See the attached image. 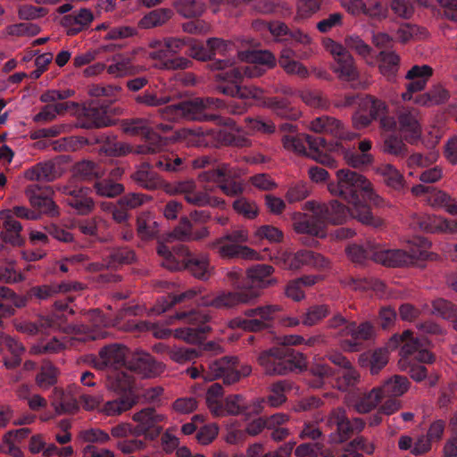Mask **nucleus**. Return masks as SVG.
I'll list each match as a JSON object with an SVG mask.
<instances>
[{
  "mask_svg": "<svg viewBox=\"0 0 457 457\" xmlns=\"http://www.w3.org/2000/svg\"><path fill=\"white\" fill-rule=\"evenodd\" d=\"M419 111L416 108L403 107L398 112L399 129L404 139L414 144L421 135V127L418 120Z\"/></svg>",
  "mask_w": 457,
  "mask_h": 457,
  "instance_id": "obj_28",
  "label": "nucleus"
},
{
  "mask_svg": "<svg viewBox=\"0 0 457 457\" xmlns=\"http://www.w3.org/2000/svg\"><path fill=\"white\" fill-rule=\"evenodd\" d=\"M64 195V202L73 208L79 214H87L94 208V202L90 196L91 189L88 187L64 185L58 187Z\"/></svg>",
  "mask_w": 457,
  "mask_h": 457,
  "instance_id": "obj_22",
  "label": "nucleus"
},
{
  "mask_svg": "<svg viewBox=\"0 0 457 457\" xmlns=\"http://www.w3.org/2000/svg\"><path fill=\"white\" fill-rule=\"evenodd\" d=\"M429 341L427 337L420 336L413 337L412 334L406 330L401 336L395 335L390 342V347H401V355L405 358H411L420 363L410 361L408 370L410 377L416 382H421L428 378V369L420 363H433L435 356L428 350Z\"/></svg>",
  "mask_w": 457,
  "mask_h": 457,
  "instance_id": "obj_8",
  "label": "nucleus"
},
{
  "mask_svg": "<svg viewBox=\"0 0 457 457\" xmlns=\"http://www.w3.org/2000/svg\"><path fill=\"white\" fill-rule=\"evenodd\" d=\"M258 299V294L253 291H227L221 290L212 297L202 299V304L215 309L232 310L244 304L253 303Z\"/></svg>",
  "mask_w": 457,
  "mask_h": 457,
  "instance_id": "obj_17",
  "label": "nucleus"
},
{
  "mask_svg": "<svg viewBox=\"0 0 457 457\" xmlns=\"http://www.w3.org/2000/svg\"><path fill=\"white\" fill-rule=\"evenodd\" d=\"M45 105L41 111L37 113L34 117V121L36 122H46L53 120L57 114H62L66 112L71 108H77L78 104L75 102H64V103H56L51 104Z\"/></svg>",
  "mask_w": 457,
  "mask_h": 457,
  "instance_id": "obj_51",
  "label": "nucleus"
},
{
  "mask_svg": "<svg viewBox=\"0 0 457 457\" xmlns=\"http://www.w3.org/2000/svg\"><path fill=\"white\" fill-rule=\"evenodd\" d=\"M311 129L316 133L330 134L335 137H342L344 135L342 123L329 116H320L314 119L311 122Z\"/></svg>",
  "mask_w": 457,
  "mask_h": 457,
  "instance_id": "obj_47",
  "label": "nucleus"
},
{
  "mask_svg": "<svg viewBox=\"0 0 457 457\" xmlns=\"http://www.w3.org/2000/svg\"><path fill=\"white\" fill-rule=\"evenodd\" d=\"M151 166L168 172L181 171L188 167L194 170L206 169L198 174L202 182H213L226 195L236 197L245 191L243 170L227 162H217L216 158L202 155L195 159H184L174 154H162L151 162Z\"/></svg>",
  "mask_w": 457,
  "mask_h": 457,
  "instance_id": "obj_2",
  "label": "nucleus"
},
{
  "mask_svg": "<svg viewBox=\"0 0 457 457\" xmlns=\"http://www.w3.org/2000/svg\"><path fill=\"white\" fill-rule=\"evenodd\" d=\"M204 378L205 380H215L222 378L226 385L234 384L240 379V374L237 372V357L223 356L215 360H211L201 364Z\"/></svg>",
  "mask_w": 457,
  "mask_h": 457,
  "instance_id": "obj_15",
  "label": "nucleus"
},
{
  "mask_svg": "<svg viewBox=\"0 0 457 457\" xmlns=\"http://www.w3.org/2000/svg\"><path fill=\"white\" fill-rule=\"evenodd\" d=\"M145 308L139 304L124 305L117 313V319L120 320H126L122 328L128 331H149L154 328V324L146 320H127L129 317H135L142 315Z\"/></svg>",
  "mask_w": 457,
  "mask_h": 457,
  "instance_id": "obj_37",
  "label": "nucleus"
},
{
  "mask_svg": "<svg viewBox=\"0 0 457 457\" xmlns=\"http://www.w3.org/2000/svg\"><path fill=\"white\" fill-rule=\"evenodd\" d=\"M330 313L329 306L327 304H316L310 306L302 315V323L304 326L312 327L318 324Z\"/></svg>",
  "mask_w": 457,
  "mask_h": 457,
  "instance_id": "obj_61",
  "label": "nucleus"
},
{
  "mask_svg": "<svg viewBox=\"0 0 457 457\" xmlns=\"http://www.w3.org/2000/svg\"><path fill=\"white\" fill-rule=\"evenodd\" d=\"M94 20L90 10L82 8L79 12L66 14L61 21L62 26L66 29L69 36H75L87 29Z\"/></svg>",
  "mask_w": 457,
  "mask_h": 457,
  "instance_id": "obj_38",
  "label": "nucleus"
},
{
  "mask_svg": "<svg viewBox=\"0 0 457 457\" xmlns=\"http://www.w3.org/2000/svg\"><path fill=\"white\" fill-rule=\"evenodd\" d=\"M165 38L157 39L153 38L148 42V46L151 49L148 56L152 60H155V67L161 70L175 71L184 70L188 68L192 62L185 57H166L165 52Z\"/></svg>",
  "mask_w": 457,
  "mask_h": 457,
  "instance_id": "obj_21",
  "label": "nucleus"
},
{
  "mask_svg": "<svg viewBox=\"0 0 457 457\" xmlns=\"http://www.w3.org/2000/svg\"><path fill=\"white\" fill-rule=\"evenodd\" d=\"M265 106L271 109L278 116L287 119H295L296 111H294L286 98L278 96L268 97L264 101Z\"/></svg>",
  "mask_w": 457,
  "mask_h": 457,
  "instance_id": "obj_59",
  "label": "nucleus"
},
{
  "mask_svg": "<svg viewBox=\"0 0 457 457\" xmlns=\"http://www.w3.org/2000/svg\"><path fill=\"white\" fill-rule=\"evenodd\" d=\"M107 386L122 397L134 398L137 402V386L130 371L125 367L122 370H111L107 376Z\"/></svg>",
  "mask_w": 457,
  "mask_h": 457,
  "instance_id": "obj_23",
  "label": "nucleus"
},
{
  "mask_svg": "<svg viewBox=\"0 0 457 457\" xmlns=\"http://www.w3.org/2000/svg\"><path fill=\"white\" fill-rule=\"evenodd\" d=\"M200 293V288H190L180 294L162 296L151 309V312L161 314L179 306L175 315L170 317V322L173 320H179L183 321L186 326L174 330L175 337L190 344L200 343L211 329L208 324L210 316L192 306L195 298Z\"/></svg>",
  "mask_w": 457,
  "mask_h": 457,
  "instance_id": "obj_4",
  "label": "nucleus"
},
{
  "mask_svg": "<svg viewBox=\"0 0 457 457\" xmlns=\"http://www.w3.org/2000/svg\"><path fill=\"white\" fill-rule=\"evenodd\" d=\"M338 107L357 105L353 114V122L358 129L368 127L373 120H379L381 128L392 130L396 128L395 120L388 115L386 104L370 95L346 94L337 101Z\"/></svg>",
  "mask_w": 457,
  "mask_h": 457,
  "instance_id": "obj_6",
  "label": "nucleus"
},
{
  "mask_svg": "<svg viewBox=\"0 0 457 457\" xmlns=\"http://www.w3.org/2000/svg\"><path fill=\"white\" fill-rule=\"evenodd\" d=\"M79 288H81L80 284L71 286L69 283H62L59 286H36L27 291V297L30 298L32 301L39 303L52 298L58 292H68L72 289L78 290Z\"/></svg>",
  "mask_w": 457,
  "mask_h": 457,
  "instance_id": "obj_42",
  "label": "nucleus"
},
{
  "mask_svg": "<svg viewBox=\"0 0 457 457\" xmlns=\"http://www.w3.org/2000/svg\"><path fill=\"white\" fill-rule=\"evenodd\" d=\"M352 211L353 206L349 208L337 200L322 204L319 210L320 217H321V229L324 231L327 223L342 224L346 221L350 216L357 220V218L353 215Z\"/></svg>",
  "mask_w": 457,
  "mask_h": 457,
  "instance_id": "obj_32",
  "label": "nucleus"
},
{
  "mask_svg": "<svg viewBox=\"0 0 457 457\" xmlns=\"http://www.w3.org/2000/svg\"><path fill=\"white\" fill-rule=\"evenodd\" d=\"M137 104L147 107H159L168 104L170 100V96H158L154 90L146 89L143 93L134 97Z\"/></svg>",
  "mask_w": 457,
  "mask_h": 457,
  "instance_id": "obj_62",
  "label": "nucleus"
},
{
  "mask_svg": "<svg viewBox=\"0 0 457 457\" xmlns=\"http://www.w3.org/2000/svg\"><path fill=\"white\" fill-rule=\"evenodd\" d=\"M410 386V381L406 377L401 375H394L388 378L385 382L377 388L381 393V397L384 400L385 396L400 397L402 396Z\"/></svg>",
  "mask_w": 457,
  "mask_h": 457,
  "instance_id": "obj_46",
  "label": "nucleus"
},
{
  "mask_svg": "<svg viewBox=\"0 0 457 457\" xmlns=\"http://www.w3.org/2000/svg\"><path fill=\"white\" fill-rule=\"evenodd\" d=\"M320 205L314 201H308L304 203L303 209L311 212V215L301 212H295L293 214V225L297 233L317 237H325V231L321 229V217H320L319 213Z\"/></svg>",
  "mask_w": 457,
  "mask_h": 457,
  "instance_id": "obj_18",
  "label": "nucleus"
},
{
  "mask_svg": "<svg viewBox=\"0 0 457 457\" xmlns=\"http://www.w3.org/2000/svg\"><path fill=\"white\" fill-rule=\"evenodd\" d=\"M324 48L334 60L333 71L344 80L353 82L359 77L354 59L348 50L354 51L362 57L371 53V47L357 35H348L345 37V45L332 38H325L322 42Z\"/></svg>",
  "mask_w": 457,
  "mask_h": 457,
  "instance_id": "obj_7",
  "label": "nucleus"
},
{
  "mask_svg": "<svg viewBox=\"0 0 457 457\" xmlns=\"http://www.w3.org/2000/svg\"><path fill=\"white\" fill-rule=\"evenodd\" d=\"M133 420L137 423L133 428V435L144 436L145 440H155L162 431L160 425L165 416L158 413L154 408L146 407L133 414Z\"/></svg>",
  "mask_w": 457,
  "mask_h": 457,
  "instance_id": "obj_16",
  "label": "nucleus"
},
{
  "mask_svg": "<svg viewBox=\"0 0 457 457\" xmlns=\"http://www.w3.org/2000/svg\"><path fill=\"white\" fill-rule=\"evenodd\" d=\"M374 327L369 321L359 325L355 321H351L346 327V336L350 339H345L341 342V346L345 351L359 352L363 347V342L370 340L374 336Z\"/></svg>",
  "mask_w": 457,
  "mask_h": 457,
  "instance_id": "obj_25",
  "label": "nucleus"
},
{
  "mask_svg": "<svg viewBox=\"0 0 457 457\" xmlns=\"http://www.w3.org/2000/svg\"><path fill=\"white\" fill-rule=\"evenodd\" d=\"M248 239L245 230L238 229L226 233L210 244V247L225 259H253L255 252L246 245H242Z\"/></svg>",
  "mask_w": 457,
  "mask_h": 457,
  "instance_id": "obj_13",
  "label": "nucleus"
},
{
  "mask_svg": "<svg viewBox=\"0 0 457 457\" xmlns=\"http://www.w3.org/2000/svg\"><path fill=\"white\" fill-rule=\"evenodd\" d=\"M223 394V387L220 383H213L207 389L206 404L211 412L215 416L224 415Z\"/></svg>",
  "mask_w": 457,
  "mask_h": 457,
  "instance_id": "obj_53",
  "label": "nucleus"
},
{
  "mask_svg": "<svg viewBox=\"0 0 457 457\" xmlns=\"http://www.w3.org/2000/svg\"><path fill=\"white\" fill-rule=\"evenodd\" d=\"M81 143L87 145H99V152L108 156H121L129 152V146L123 143L117 141L113 136L91 135L87 137H81Z\"/></svg>",
  "mask_w": 457,
  "mask_h": 457,
  "instance_id": "obj_34",
  "label": "nucleus"
},
{
  "mask_svg": "<svg viewBox=\"0 0 457 457\" xmlns=\"http://www.w3.org/2000/svg\"><path fill=\"white\" fill-rule=\"evenodd\" d=\"M282 258L286 268L289 270H298L304 265L321 269L328 265L326 258L310 250H299L295 253H285Z\"/></svg>",
  "mask_w": 457,
  "mask_h": 457,
  "instance_id": "obj_26",
  "label": "nucleus"
},
{
  "mask_svg": "<svg viewBox=\"0 0 457 457\" xmlns=\"http://www.w3.org/2000/svg\"><path fill=\"white\" fill-rule=\"evenodd\" d=\"M160 231V225L154 214L150 212H143L137 218V234L145 241L155 238Z\"/></svg>",
  "mask_w": 457,
  "mask_h": 457,
  "instance_id": "obj_43",
  "label": "nucleus"
},
{
  "mask_svg": "<svg viewBox=\"0 0 457 457\" xmlns=\"http://www.w3.org/2000/svg\"><path fill=\"white\" fill-rule=\"evenodd\" d=\"M188 204L196 206L224 207L225 201L221 198L212 196L206 191L197 190L196 187L188 195L186 200Z\"/></svg>",
  "mask_w": 457,
  "mask_h": 457,
  "instance_id": "obj_58",
  "label": "nucleus"
},
{
  "mask_svg": "<svg viewBox=\"0 0 457 457\" xmlns=\"http://www.w3.org/2000/svg\"><path fill=\"white\" fill-rule=\"evenodd\" d=\"M380 72L394 79L399 68L400 57L395 52L383 50L378 54Z\"/></svg>",
  "mask_w": 457,
  "mask_h": 457,
  "instance_id": "obj_57",
  "label": "nucleus"
},
{
  "mask_svg": "<svg viewBox=\"0 0 457 457\" xmlns=\"http://www.w3.org/2000/svg\"><path fill=\"white\" fill-rule=\"evenodd\" d=\"M112 107L107 99H92L79 110L76 126L92 129L112 125Z\"/></svg>",
  "mask_w": 457,
  "mask_h": 457,
  "instance_id": "obj_12",
  "label": "nucleus"
},
{
  "mask_svg": "<svg viewBox=\"0 0 457 457\" xmlns=\"http://www.w3.org/2000/svg\"><path fill=\"white\" fill-rule=\"evenodd\" d=\"M280 310V306L277 304L258 306V316L260 319L235 318L230 320V326L251 332L265 330L271 328V321Z\"/></svg>",
  "mask_w": 457,
  "mask_h": 457,
  "instance_id": "obj_20",
  "label": "nucleus"
},
{
  "mask_svg": "<svg viewBox=\"0 0 457 457\" xmlns=\"http://www.w3.org/2000/svg\"><path fill=\"white\" fill-rule=\"evenodd\" d=\"M456 221L446 220L435 215L418 216L413 220V226L428 233L449 232L456 233Z\"/></svg>",
  "mask_w": 457,
  "mask_h": 457,
  "instance_id": "obj_36",
  "label": "nucleus"
},
{
  "mask_svg": "<svg viewBox=\"0 0 457 457\" xmlns=\"http://www.w3.org/2000/svg\"><path fill=\"white\" fill-rule=\"evenodd\" d=\"M232 59L218 60L211 64L213 71H220L215 76L217 85L215 89L225 96L241 100H260L263 91L255 86L243 85L244 76L256 78L262 76L268 68L251 63L244 68L234 66Z\"/></svg>",
  "mask_w": 457,
  "mask_h": 457,
  "instance_id": "obj_5",
  "label": "nucleus"
},
{
  "mask_svg": "<svg viewBox=\"0 0 457 457\" xmlns=\"http://www.w3.org/2000/svg\"><path fill=\"white\" fill-rule=\"evenodd\" d=\"M57 177L56 166L52 161L38 162L25 171V178L32 181L50 182Z\"/></svg>",
  "mask_w": 457,
  "mask_h": 457,
  "instance_id": "obj_45",
  "label": "nucleus"
},
{
  "mask_svg": "<svg viewBox=\"0 0 457 457\" xmlns=\"http://www.w3.org/2000/svg\"><path fill=\"white\" fill-rule=\"evenodd\" d=\"M271 35L278 40L283 42H295L306 46L311 44V37L300 29H291L288 26L278 21H271L268 25Z\"/></svg>",
  "mask_w": 457,
  "mask_h": 457,
  "instance_id": "obj_35",
  "label": "nucleus"
},
{
  "mask_svg": "<svg viewBox=\"0 0 457 457\" xmlns=\"http://www.w3.org/2000/svg\"><path fill=\"white\" fill-rule=\"evenodd\" d=\"M58 376V369L50 361H45L36 376V384L40 389L46 390L57 383Z\"/></svg>",
  "mask_w": 457,
  "mask_h": 457,
  "instance_id": "obj_54",
  "label": "nucleus"
},
{
  "mask_svg": "<svg viewBox=\"0 0 457 457\" xmlns=\"http://www.w3.org/2000/svg\"><path fill=\"white\" fill-rule=\"evenodd\" d=\"M224 107L225 103L220 98L197 97L167 105L160 112L162 117L168 120H178L184 118L196 121H211L225 127L217 129L200 127L186 130L184 132L185 138L193 146L218 147L224 145L244 147L248 145V138L228 130V128L233 129L236 126L235 121L216 112L217 110Z\"/></svg>",
  "mask_w": 457,
  "mask_h": 457,
  "instance_id": "obj_1",
  "label": "nucleus"
},
{
  "mask_svg": "<svg viewBox=\"0 0 457 457\" xmlns=\"http://www.w3.org/2000/svg\"><path fill=\"white\" fill-rule=\"evenodd\" d=\"M173 15L170 8H158L143 16L138 25L142 29H152L165 24Z\"/></svg>",
  "mask_w": 457,
  "mask_h": 457,
  "instance_id": "obj_52",
  "label": "nucleus"
},
{
  "mask_svg": "<svg viewBox=\"0 0 457 457\" xmlns=\"http://www.w3.org/2000/svg\"><path fill=\"white\" fill-rule=\"evenodd\" d=\"M375 262L388 267H401L412 263L413 259L405 251L386 249L377 243Z\"/></svg>",
  "mask_w": 457,
  "mask_h": 457,
  "instance_id": "obj_39",
  "label": "nucleus"
},
{
  "mask_svg": "<svg viewBox=\"0 0 457 457\" xmlns=\"http://www.w3.org/2000/svg\"><path fill=\"white\" fill-rule=\"evenodd\" d=\"M208 235L209 231L206 227L195 228L187 217H182L179 225L172 231V237L181 241L198 240L206 237Z\"/></svg>",
  "mask_w": 457,
  "mask_h": 457,
  "instance_id": "obj_44",
  "label": "nucleus"
},
{
  "mask_svg": "<svg viewBox=\"0 0 457 457\" xmlns=\"http://www.w3.org/2000/svg\"><path fill=\"white\" fill-rule=\"evenodd\" d=\"M377 171L383 178L385 184L388 187L397 191L403 187V177L392 164H381Z\"/></svg>",
  "mask_w": 457,
  "mask_h": 457,
  "instance_id": "obj_55",
  "label": "nucleus"
},
{
  "mask_svg": "<svg viewBox=\"0 0 457 457\" xmlns=\"http://www.w3.org/2000/svg\"><path fill=\"white\" fill-rule=\"evenodd\" d=\"M52 405L57 414L75 413L79 409L77 400L70 395H66L62 389L54 387Z\"/></svg>",
  "mask_w": 457,
  "mask_h": 457,
  "instance_id": "obj_48",
  "label": "nucleus"
},
{
  "mask_svg": "<svg viewBox=\"0 0 457 457\" xmlns=\"http://www.w3.org/2000/svg\"><path fill=\"white\" fill-rule=\"evenodd\" d=\"M51 193L50 187H46L43 191L38 186H29L26 189V195L34 208L47 216L56 217L59 215V209L49 196Z\"/></svg>",
  "mask_w": 457,
  "mask_h": 457,
  "instance_id": "obj_30",
  "label": "nucleus"
},
{
  "mask_svg": "<svg viewBox=\"0 0 457 457\" xmlns=\"http://www.w3.org/2000/svg\"><path fill=\"white\" fill-rule=\"evenodd\" d=\"M94 188L97 195L105 197H115L124 191V186L112 179H102L94 183Z\"/></svg>",
  "mask_w": 457,
  "mask_h": 457,
  "instance_id": "obj_60",
  "label": "nucleus"
},
{
  "mask_svg": "<svg viewBox=\"0 0 457 457\" xmlns=\"http://www.w3.org/2000/svg\"><path fill=\"white\" fill-rule=\"evenodd\" d=\"M326 423L335 431L330 434V440L335 444L344 443L354 434L361 432L365 427V421L361 418L350 419L345 409L337 407L328 414Z\"/></svg>",
  "mask_w": 457,
  "mask_h": 457,
  "instance_id": "obj_14",
  "label": "nucleus"
},
{
  "mask_svg": "<svg viewBox=\"0 0 457 457\" xmlns=\"http://www.w3.org/2000/svg\"><path fill=\"white\" fill-rule=\"evenodd\" d=\"M293 383L289 380H279L272 384L270 394L262 400L264 401L263 407L267 404L271 407H278L287 400L286 392L292 389Z\"/></svg>",
  "mask_w": 457,
  "mask_h": 457,
  "instance_id": "obj_50",
  "label": "nucleus"
},
{
  "mask_svg": "<svg viewBox=\"0 0 457 457\" xmlns=\"http://www.w3.org/2000/svg\"><path fill=\"white\" fill-rule=\"evenodd\" d=\"M284 147L299 154L307 155L316 162L332 167L336 161L329 153L334 146L321 136L288 134L282 138Z\"/></svg>",
  "mask_w": 457,
  "mask_h": 457,
  "instance_id": "obj_11",
  "label": "nucleus"
},
{
  "mask_svg": "<svg viewBox=\"0 0 457 457\" xmlns=\"http://www.w3.org/2000/svg\"><path fill=\"white\" fill-rule=\"evenodd\" d=\"M122 130L130 136H140L145 139L147 153H155L166 144V138L154 132L147 120L131 119L122 123Z\"/></svg>",
  "mask_w": 457,
  "mask_h": 457,
  "instance_id": "obj_19",
  "label": "nucleus"
},
{
  "mask_svg": "<svg viewBox=\"0 0 457 457\" xmlns=\"http://www.w3.org/2000/svg\"><path fill=\"white\" fill-rule=\"evenodd\" d=\"M126 368L142 377H154L162 371L161 363L156 362L153 356L146 353H135L128 361Z\"/></svg>",
  "mask_w": 457,
  "mask_h": 457,
  "instance_id": "obj_33",
  "label": "nucleus"
},
{
  "mask_svg": "<svg viewBox=\"0 0 457 457\" xmlns=\"http://www.w3.org/2000/svg\"><path fill=\"white\" fill-rule=\"evenodd\" d=\"M275 269L273 266L266 263L253 264L247 269L248 290L261 295V291L264 288L272 287L278 283L277 278L272 277Z\"/></svg>",
  "mask_w": 457,
  "mask_h": 457,
  "instance_id": "obj_24",
  "label": "nucleus"
},
{
  "mask_svg": "<svg viewBox=\"0 0 457 457\" xmlns=\"http://www.w3.org/2000/svg\"><path fill=\"white\" fill-rule=\"evenodd\" d=\"M157 253L162 258V265L170 270H187L195 278L202 280H207L211 276V268L207 258L193 254L182 244H177L172 247L165 244H159Z\"/></svg>",
  "mask_w": 457,
  "mask_h": 457,
  "instance_id": "obj_9",
  "label": "nucleus"
},
{
  "mask_svg": "<svg viewBox=\"0 0 457 457\" xmlns=\"http://www.w3.org/2000/svg\"><path fill=\"white\" fill-rule=\"evenodd\" d=\"M376 251L377 242L370 239L363 244H351L345 249L348 259L357 265H362L369 260L375 262Z\"/></svg>",
  "mask_w": 457,
  "mask_h": 457,
  "instance_id": "obj_41",
  "label": "nucleus"
},
{
  "mask_svg": "<svg viewBox=\"0 0 457 457\" xmlns=\"http://www.w3.org/2000/svg\"><path fill=\"white\" fill-rule=\"evenodd\" d=\"M0 219L3 220L2 230L0 233V251L4 249V245L9 244L12 246H20L23 240L21 237L22 226L11 214L10 210L0 212Z\"/></svg>",
  "mask_w": 457,
  "mask_h": 457,
  "instance_id": "obj_31",
  "label": "nucleus"
},
{
  "mask_svg": "<svg viewBox=\"0 0 457 457\" xmlns=\"http://www.w3.org/2000/svg\"><path fill=\"white\" fill-rule=\"evenodd\" d=\"M131 179L138 187L146 190H157L166 187L164 180L149 168L148 163L142 164L132 173Z\"/></svg>",
  "mask_w": 457,
  "mask_h": 457,
  "instance_id": "obj_40",
  "label": "nucleus"
},
{
  "mask_svg": "<svg viewBox=\"0 0 457 457\" xmlns=\"http://www.w3.org/2000/svg\"><path fill=\"white\" fill-rule=\"evenodd\" d=\"M258 362L267 375L284 376L303 370L306 365V357L292 348L280 346L261 353Z\"/></svg>",
  "mask_w": 457,
  "mask_h": 457,
  "instance_id": "obj_10",
  "label": "nucleus"
},
{
  "mask_svg": "<svg viewBox=\"0 0 457 457\" xmlns=\"http://www.w3.org/2000/svg\"><path fill=\"white\" fill-rule=\"evenodd\" d=\"M332 374L331 368L325 364H316L310 370V378L307 383L311 387L320 388L325 383V378Z\"/></svg>",
  "mask_w": 457,
  "mask_h": 457,
  "instance_id": "obj_63",
  "label": "nucleus"
},
{
  "mask_svg": "<svg viewBox=\"0 0 457 457\" xmlns=\"http://www.w3.org/2000/svg\"><path fill=\"white\" fill-rule=\"evenodd\" d=\"M330 194L338 195L353 205L352 213L362 224L378 228L382 220L374 216L367 202L381 206L384 200L363 175L349 169L336 171V180L328 183Z\"/></svg>",
  "mask_w": 457,
  "mask_h": 457,
  "instance_id": "obj_3",
  "label": "nucleus"
},
{
  "mask_svg": "<svg viewBox=\"0 0 457 457\" xmlns=\"http://www.w3.org/2000/svg\"><path fill=\"white\" fill-rule=\"evenodd\" d=\"M382 400L381 393L377 387H374L368 393L360 394L355 399L353 406L358 412L367 413Z\"/></svg>",
  "mask_w": 457,
  "mask_h": 457,
  "instance_id": "obj_56",
  "label": "nucleus"
},
{
  "mask_svg": "<svg viewBox=\"0 0 457 457\" xmlns=\"http://www.w3.org/2000/svg\"><path fill=\"white\" fill-rule=\"evenodd\" d=\"M136 254L134 251L129 247H116L110 251L104 259L106 268L118 269L124 264H130L135 261Z\"/></svg>",
  "mask_w": 457,
  "mask_h": 457,
  "instance_id": "obj_49",
  "label": "nucleus"
},
{
  "mask_svg": "<svg viewBox=\"0 0 457 457\" xmlns=\"http://www.w3.org/2000/svg\"><path fill=\"white\" fill-rule=\"evenodd\" d=\"M263 400H256L254 402L246 401L241 395H231L226 397L224 406V415H242L250 417L259 414L263 410Z\"/></svg>",
  "mask_w": 457,
  "mask_h": 457,
  "instance_id": "obj_27",
  "label": "nucleus"
},
{
  "mask_svg": "<svg viewBox=\"0 0 457 457\" xmlns=\"http://www.w3.org/2000/svg\"><path fill=\"white\" fill-rule=\"evenodd\" d=\"M360 381V374L352 366V363L342 370L337 378V386L341 391H346L350 387L356 386Z\"/></svg>",
  "mask_w": 457,
  "mask_h": 457,
  "instance_id": "obj_64",
  "label": "nucleus"
},
{
  "mask_svg": "<svg viewBox=\"0 0 457 457\" xmlns=\"http://www.w3.org/2000/svg\"><path fill=\"white\" fill-rule=\"evenodd\" d=\"M127 348L119 344H112L103 347L99 351V358L96 361V366L99 370L111 368L112 370H120L125 368Z\"/></svg>",
  "mask_w": 457,
  "mask_h": 457,
  "instance_id": "obj_29",
  "label": "nucleus"
}]
</instances>
